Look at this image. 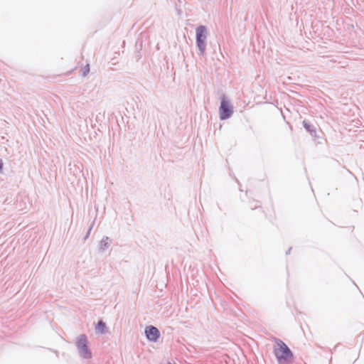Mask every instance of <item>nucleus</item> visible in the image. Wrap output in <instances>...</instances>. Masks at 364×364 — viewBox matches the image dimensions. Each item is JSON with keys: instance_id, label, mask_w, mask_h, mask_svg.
I'll use <instances>...</instances> for the list:
<instances>
[{"instance_id": "nucleus-5", "label": "nucleus", "mask_w": 364, "mask_h": 364, "mask_svg": "<svg viewBox=\"0 0 364 364\" xmlns=\"http://www.w3.org/2000/svg\"><path fill=\"white\" fill-rule=\"evenodd\" d=\"M146 337L149 340L156 341L159 336V331L156 328L153 326L147 327L145 331Z\"/></svg>"}, {"instance_id": "nucleus-3", "label": "nucleus", "mask_w": 364, "mask_h": 364, "mask_svg": "<svg viewBox=\"0 0 364 364\" xmlns=\"http://www.w3.org/2000/svg\"><path fill=\"white\" fill-rule=\"evenodd\" d=\"M87 338L85 335L79 336L77 341V346L81 356L85 358H90L91 353L87 346Z\"/></svg>"}, {"instance_id": "nucleus-8", "label": "nucleus", "mask_w": 364, "mask_h": 364, "mask_svg": "<svg viewBox=\"0 0 364 364\" xmlns=\"http://www.w3.org/2000/svg\"><path fill=\"white\" fill-rule=\"evenodd\" d=\"M205 50V47H198V53L199 55H203Z\"/></svg>"}, {"instance_id": "nucleus-2", "label": "nucleus", "mask_w": 364, "mask_h": 364, "mask_svg": "<svg viewBox=\"0 0 364 364\" xmlns=\"http://www.w3.org/2000/svg\"><path fill=\"white\" fill-rule=\"evenodd\" d=\"M233 113V107L226 97H221L219 115L221 120L230 118Z\"/></svg>"}, {"instance_id": "nucleus-9", "label": "nucleus", "mask_w": 364, "mask_h": 364, "mask_svg": "<svg viewBox=\"0 0 364 364\" xmlns=\"http://www.w3.org/2000/svg\"><path fill=\"white\" fill-rule=\"evenodd\" d=\"M89 70H90V67H89V65H87L84 68H83V75H85L87 73H89Z\"/></svg>"}, {"instance_id": "nucleus-10", "label": "nucleus", "mask_w": 364, "mask_h": 364, "mask_svg": "<svg viewBox=\"0 0 364 364\" xmlns=\"http://www.w3.org/2000/svg\"><path fill=\"white\" fill-rule=\"evenodd\" d=\"M178 2H181V0H177Z\"/></svg>"}, {"instance_id": "nucleus-6", "label": "nucleus", "mask_w": 364, "mask_h": 364, "mask_svg": "<svg viewBox=\"0 0 364 364\" xmlns=\"http://www.w3.org/2000/svg\"><path fill=\"white\" fill-rule=\"evenodd\" d=\"M304 127L305 129L311 134H313L314 132H315L314 126L308 124L306 121H304L303 122Z\"/></svg>"}, {"instance_id": "nucleus-4", "label": "nucleus", "mask_w": 364, "mask_h": 364, "mask_svg": "<svg viewBox=\"0 0 364 364\" xmlns=\"http://www.w3.org/2000/svg\"><path fill=\"white\" fill-rule=\"evenodd\" d=\"M207 38V29L204 26H200L196 29V41L198 46L204 44Z\"/></svg>"}, {"instance_id": "nucleus-1", "label": "nucleus", "mask_w": 364, "mask_h": 364, "mask_svg": "<svg viewBox=\"0 0 364 364\" xmlns=\"http://www.w3.org/2000/svg\"><path fill=\"white\" fill-rule=\"evenodd\" d=\"M273 350L279 364L287 363L293 358V354L290 349L280 340H276Z\"/></svg>"}, {"instance_id": "nucleus-7", "label": "nucleus", "mask_w": 364, "mask_h": 364, "mask_svg": "<svg viewBox=\"0 0 364 364\" xmlns=\"http://www.w3.org/2000/svg\"><path fill=\"white\" fill-rule=\"evenodd\" d=\"M105 328V323L102 321H99L97 326H96V330L100 333H103Z\"/></svg>"}]
</instances>
